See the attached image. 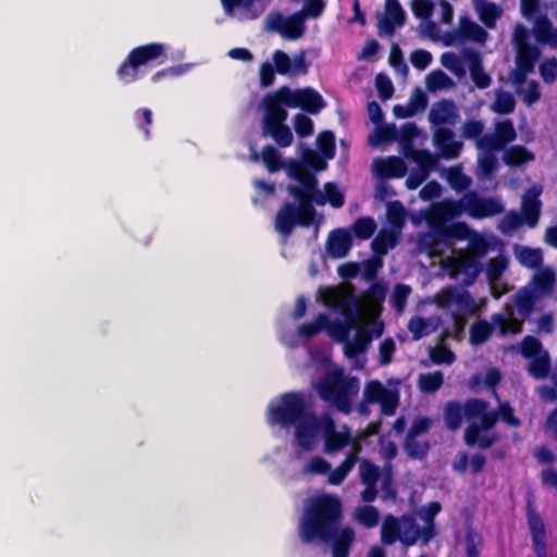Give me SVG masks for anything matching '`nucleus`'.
Segmentation results:
<instances>
[{"mask_svg":"<svg viewBox=\"0 0 557 557\" xmlns=\"http://www.w3.org/2000/svg\"><path fill=\"white\" fill-rule=\"evenodd\" d=\"M517 258L523 267L529 269H539L543 263V252L540 248L523 246L520 248Z\"/></svg>","mask_w":557,"mask_h":557,"instance_id":"a19ab883","label":"nucleus"},{"mask_svg":"<svg viewBox=\"0 0 557 557\" xmlns=\"http://www.w3.org/2000/svg\"><path fill=\"white\" fill-rule=\"evenodd\" d=\"M264 115L262 135L270 136L278 147L286 148L293 143V133L285 124L287 111L276 103L268 94L262 99Z\"/></svg>","mask_w":557,"mask_h":557,"instance_id":"39448f33","label":"nucleus"},{"mask_svg":"<svg viewBox=\"0 0 557 557\" xmlns=\"http://www.w3.org/2000/svg\"><path fill=\"white\" fill-rule=\"evenodd\" d=\"M387 389L380 381L372 380L364 386L363 400L368 404H377Z\"/></svg>","mask_w":557,"mask_h":557,"instance_id":"bf43d9fd","label":"nucleus"},{"mask_svg":"<svg viewBox=\"0 0 557 557\" xmlns=\"http://www.w3.org/2000/svg\"><path fill=\"white\" fill-rule=\"evenodd\" d=\"M549 370L550 360L547 351H544L542 355L532 358L528 366L530 375L537 380L545 379L549 374Z\"/></svg>","mask_w":557,"mask_h":557,"instance_id":"79ce46f5","label":"nucleus"},{"mask_svg":"<svg viewBox=\"0 0 557 557\" xmlns=\"http://www.w3.org/2000/svg\"><path fill=\"white\" fill-rule=\"evenodd\" d=\"M401 531H400V543L410 547L417 543L418 540H421L423 544H428L431 540H425L423 532V527L420 528L414 518L408 515H404L400 518Z\"/></svg>","mask_w":557,"mask_h":557,"instance_id":"b1692460","label":"nucleus"},{"mask_svg":"<svg viewBox=\"0 0 557 557\" xmlns=\"http://www.w3.org/2000/svg\"><path fill=\"white\" fill-rule=\"evenodd\" d=\"M425 85L429 91L434 92L454 85L451 78L442 70H435L425 77Z\"/></svg>","mask_w":557,"mask_h":557,"instance_id":"de8ad7c7","label":"nucleus"},{"mask_svg":"<svg viewBox=\"0 0 557 557\" xmlns=\"http://www.w3.org/2000/svg\"><path fill=\"white\" fill-rule=\"evenodd\" d=\"M541 58V49L535 46L516 48V65L534 71L535 63Z\"/></svg>","mask_w":557,"mask_h":557,"instance_id":"f704fd0d","label":"nucleus"},{"mask_svg":"<svg viewBox=\"0 0 557 557\" xmlns=\"http://www.w3.org/2000/svg\"><path fill=\"white\" fill-rule=\"evenodd\" d=\"M456 117L457 111L455 103L447 99L435 102L429 112V121L435 126L453 124Z\"/></svg>","mask_w":557,"mask_h":557,"instance_id":"5701e85b","label":"nucleus"},{"mask_svg":"<svg viewBox=\"0 0 557 557\" xmlns=\"http://www.w3.org/2000/svg\"><path fill=\"white\" fill-rule=\"evenodd\" d=\"M324 331L327 332L332 339L342 344H345L350 333L349 325L344 324L342 321H331L330 319Z\"/></svg>","mask_w":557,"mask_h":557,"instance_id":"680f3d73","label":"nucleus"},{"mask_svg":"<svg viewBox=\"0 0 557 557\" xmlns=\"http://www.w3.org/2000/svg\"><path fill=\"white\" fill-rule=\"evenodd\" d=\"M433 144L440 156L445 160L457 159L463 144L455 139V133L447 127H437L433 134Z\"/></svg>","mask_w":557,"mask_h":557,"instance_id":"ddd939ff","label":"nucleus"},{"mask_svg":"<svg viewBox=\"0 0 557 557\" xmlns=\"http://www.w3.org/2000/svg\"><path fill=\"white\" fill-rule=\"evenodd\" d=\"M525 319L519 320L515 317L507 318L504 313H495L492 315V321L498 325L499 333L502 336H505L509 333L518 334L523 330V321Z\"/></svg>","mask_w":557,"mask_h":557,"instance_id":"e433bc0d","label":"nucleus"},{"mask_svg":"<svg viewBox=\"0 0 557 557\" xmlns=\"http://www.w3.org/2000/svg\"><path fill=\"white\" fill-rule=\"evenodd\" d=\"M451 268L463 276L462 284L465 286L472 285L482 271V265L478 258L468 255L457 256L451 262Z\"/></svg>","mask_w":557,"mask_h":557,"instance_id":"412c9836","label":"nucleus"},{"mask_svg":"<svg viewBox=\"0 0 557 557\" xmlns=\"http://www.w3.org/2000/svg\"><path fill=\"white\" fill-rule=\"evenodd\" d=\"M329 159L324 158L323 154H321L318 151L308 149L302 158V163L310 170H313L315 172L324 171L327 166Z\"/></svg>","mask_w":557,"mask_h":557,"instance_id":"69168bd1","label":"nucleus"},{"mask_svg":"<svg viewBox=\"0 0 557 557\" xmlns=\"http://www.w3.org/2000/svg\"><path fill=\"white\" fill-rule=\"evenodd\" d=\"M398 140V129L394 124L379 126L374 134L370 137L372 145H380L382 143H391Z\"/></svg>","mask_w":557,"mask_h":557,"instance_id":"4d7b16f0","label":"nucleus"},{"mask_svg":"<svg viewBox=\"0 0 557 557\" xmlns=\"http://www.w3.org/2000/svg\"><path fill=\"white\" fill-rule=\"evenodd\" d=\"M288 174L301 184L300 189L305 190L304 199L314 201L319 206L325 203L323 194L318 190V180L304 163L294 161L288 169Z\"/></svg>","mask_w":557,"mask_h":557,"instance_id":"9b49d317","label":"nucleus"},{"mask_svg":"<svg viewBox=\"0 0 557 557\" xmlns=\"http://www.w3.org/2000/svg\"><path fill=\"white\" fill-rule=\"evenodd\" d=\"M376 230V223L373 218L362 216L352 224V231L358 239L367 240L373 236Z\"/></svg>","mask_w":557,"mask_h":557,"instance_id":"3c124183","label":"nucleus"},{"mask_svg":"<svg viewBox=\"0 0 557 557\" xmlns=\"http://www.w3.org/2000/svg\"><path fill=\"white\" fill-rule=\"evenodd\" d=\"M397 238L392 231H380L371 243V248L375 256L382 257L387 253L388 249L396 246Z\"/></svg>","mask_w":557,"mask_h":557,"instance_id":"4c0bfd02","label":"nucleus"},{"mask_svg":"<svg viewBox=\"0 0 557 557\" xmlns=\"http://www.w3.org/2000/svg\"><path fill=\"white\" fill-rule=\"evenodd\" d=\"M540 75L545 84H553L557 78V59L552 57L539 66Z\"/></svg>","mask_w":557,"mask_h":557,"instance_id":"774afa93","label":"nucleus"},{"mask_svg":"<svg viewBox=\"0 0 557 557\" xmlns=\"http://www.w3.org/2000/svg\"><path fill=\"white\" fill-rule=\"evenodd\" d=\"M407 158H412L418 164L421 173L429 175V173L435 169L437 164V158L425 149H411L410 152L405 151Z\"/></svg>","mask_w":557,"mask_h":557,"instance_id":"c9c22d12","label":"nucleus"},{"mask_svg":"<svg viewBox=\"0 0 557 557\" xmlns=\"http://www.w3.org/2000/svg\"><path fill=\"white\" fill-rule=\"evenodd\" d=\"M324 451L332 454L339 451L351 443V434L348 428L343 432L335 429L334 421L329 418L323 425Z\"/></svg>","mask_w":557,"mask_h":557,"instance_id":"f3484780","label":"nucleus"},{"mask_svg":"<svg viewBox=\"0 0 557 557\" xmlns=\"http://www.w3.org/2000/svg\"><path fill=\"white\" fill-rule=\"evenodd\" d=\"M262 160L269 172L274 173L281 170L282 160L278 151L271 145H267L261 151Z\"/></svg>","mask_w":557,"mask_h":557,"instance_id":"e2e57ef3","label":"nucleus"},{"mask_svg":"<svg viewBox=\"0 0 557 557\" xmlns=\"http://www.w3.org/2000/svg\"><path fill=\"white\" fill-rule=\"evenodd\" d=\"M471 234L470 227L462 222L453 223L450 225H445L443 223H440L437 225H434V233L433 234H425L421 238V244L428 248V249H434L437 244L438 239L441 240H447V239H458L463 240L469 238Z\"/></svg>","mask_w":557,"mask_h":557,"instance_id":"f8f14e48","label":"nucleus"},{"mask_svg":"<svg viewBox=\"0 0 557 557\" xmlns=\"http://www.w3.org/2000/svg\"><path fill=\"white\" fill-rule=\"evenodd\" d=\"M475 9L480 21L488 28L494 27L502 15V10L494 2L481 3Z\"/></svg>","mask_w":557,"mask_h":557,"instance_id":"c03bdc74","label":"nucleus"},{"mask_svg":"<svg viewBox=\"0 0 557 557\" xmlns=\"http://www.w3.org/2000/svg\"><path fill=\"white\" fill-rule=\"evenodd\" d=\"M305 18L295 12L286 18L277 16L272 23V28L276 29L284 38L288 40L299 39L306 32Z\"/></svg>","mask_w":557,"mask_h":557,"instance_id":"6ab92c4d","label":"nucleus"},{"mask_svg":"<svg viewBox=\"0 0 557 557\" xmlns=\"http://www.w3.org/2000/svg\"><path fill=\"white\" fill-rule=\"evenodd\" d=\"M168 46L162 42H149L133 48L125 60L116 69V77L124 85L139 78L141 66L163 64L168 60Z\"/></svg>","mask_w":557,"mask_h":557,"instance_id":"7ed1b4c3","label":"nucleus"},{"mask_svg":"<svg viewBox=\"0 0 557 557\" xmlns=\"http://www.w3.org/2000/svg\"><path fill=\"white\" fill-rule=\"evenodd\" d=\"M494 134L505 148L509 143L513 141L517 133L511 120H505L495 124Z\"/></svg>","mask_w":557,"mask_h":557,"instance_id":"6e6d98bb","label":"nucleus"},{"mask_svg":"<svg viewBox=\"0 0 557 557\" xmlns=\"http://www.w3.org/2000/svg\"><path fill=\"white\" fill-rule=\"evenodd\" d=\"M503 160L510 168L521 166L534 160V154L524 146L515 145L505 150Z\"/></svg>","mask_w":557,"mask_h":557,"instance_id":"c756f323","label":"nucleus"},{"mask_svg":"<svg viewBox=\"0 0 557 557\" xmlns=\"http://www.w3.org/2000/svg\"><path fill=\"white\" fill-rule=\"evenodd\" d=\"M539 194L540 191H536L532 196L524 197L522 202V216L529 227H535L541 215L542 202Z\"/></svg>","mask_w":557,"mask_h":557,"instance_id":"2f4dec72","label":"nucleus"},{"mask_svg":"<svg viewBox=\"0 0 557 557\" xmlns=\"http://www.w3.org/2000/svg\"><path fill=\"white\" fill-rule=\"evenodd\" d=\"M400 519L393 515H387L381 527V542L384 545H393L397 541L400 542L401 524Z\"/></svg>","mask_w":557,"mask_h":557,"instance_id":"7c9ffc66","label":"nucleus"},{"mask_svg":"<svg viewBox=\"0 0 557 557\" xmlns=\"http://www.w3.org/2000/svg\"><path fill=\"white\" fill-rule=\"evenodd\" d=\"M444 384V375L441 371L421 373L418 377V387L421 392L433 394Z\"/></svg>","mask_w":557,"mask_h":557,"instance_id":"58836bf2","label":"nucleus"},{"mask_svg":"<svg viewBox=\"0 0 557 557\" xmlns=\"http://www.w3.org/2000/svg\"><path fill=\"white\" fill-rule=\"evenodd\" d=\"M375 173L382 178H401L407 173V166L399 157H388L387 159H376L374 161Z\"/></svg>","mask_w":557,"mask_h":557,"instance_id":"4be33fe9","label":"nucleus"},{"mask_svg":"<svg viewBox=\"0 0 557 557\" xmlns=\"http://www.w3.org/2000/svg\"><path fill=\"white\" fill-rule=\"evenodd\" d=\"M507 267L508 259L503 255L491 259L485 271L487 281L490 283L497 282L506 271Z\"/></svg>","mask_w":557,"mask_h":557,"instance_id":"5fc2aeb1","label":"nucleus"},{"mask_svg":"<svg viewBox=\"0 0 557 557\" xmlns=\"http://www.w3.org/2000/svg\"><path fill=\"white\" fill-rule=\"evenodd\" d=\"M465 417L463 407L460 403L451 400L446 403L444 407V420L448 430L455 432L461 424Z\"/></svg>","mask_w":557,"mask_h":557,"instance_id":"72a5a7b5","label":"nucleus"},{"mask_svg":"<svg viewBox=\"0 0 557 557\" xmlns=\"http://www.w3.org/2000/svg\"><path fill=\"white\" fill-rule=\"evenodd\" d=\"M487 401L481 398H469L463 407L465 417L469 420L480 418L487 410Z\"/></svg>","mask_w":557,"mask_h":557,"instance_id":"0e129e2a","label":"nucleus"},{"mask_svg":"<svg viewBox=\"0 0 557 557\" xmlns=\"http://www.w3.org/2000/svg\"><path fill=\"white\" fill-rule=\"evenodd\" d=\"M372 339V334L364 330L358 329L355 333L354 339L350 341L349 337L344 344V354L348 358H356L358 355L364 352Z\"/></svg>","mask_w":557,"mask_h":557,"instance_id":"bb28decb","label":"nucleus"},{"mask_svg":"<svg viewBox=\"0 0 557 557\" xmlns=\"http://www.w3.org/2000/svg\"><path fill=\"white\" fill-rule=\"evenodd\" d=\"M355 540V532L350 527L341 525L332 532V535L322 543L331 544L332 557H348L350 547Z\"/></svg>","mask_w":557,"mask_h":557,"instance_id":"aec40b11","label":"nucleus"},{"mask_svg":"<svg viewBox=\"0 0 557 557\" xmlns=\"http://www.w3.org/2000/svg\"><path fill=\"white\" fill-rule=\"evenodd\" d=\"M404 450L409 458L422 460L428 456L430 444L428 441L419 442L417 437H405Z\"/></svg>","mask_w":557,"mask_h":557,"instance_id":"a18cd8bd","label":"nucleus"},{"mask_svg":"<svg viewBox=\"0 0 557 557\" xmlns=\"http://www.w3.org/2000/svg\"><path fill=\"white\" fill-rule=\"evenodd\" d=\"M307 406L300 393L287 392L281 395L277 404L268 407V422L272 425L290 426L304 418Z\"/></svg>","mask_w":557,"mask_h":557,"instance_id":"0eeeda50","label":"nucleus"},{"mask_svg":"<svg viewBox=\"0 0 557 557\" xmlns=\"http://www.w3.org/2000/svg\"><path fill=\"white\" fill-rule=\"evenodd\" d=\"M411 294V287L406 284H397L391 295V305L398 312L401 313L406 307L407 299Z\"/></svg>","mask_w":557,"mask_h":557,"instance_id":"13d9d810","label":"nucleus"},{"mask_svg":"<svg viewBox=\"0 0 557 557\" xmlns=\"http://www.w3.org/2000/svg\"><path fill=\"white\" fill-rule=\"evenodd\" d=\"M498 438L499 436L496 433L491 435L482 434V430H479L478 423H471L465 431V443L470 447L478 446L480 449H487L492 447Z\"/></svg>","mask_w":557,"mask_h":557,"instance_id":"393cba45","label":"nucleus"},{"mask_svg":"<svg viewBox=\"0 0 557 557\" xmlns=\"http://www.w3.org/2000/svg\"><path fill=\"white\" fill-rule=\"evenodd\" d=\"M406 209L399 200H394L387 203L386 218L391 225L400 228L406 221Z\"/></svg>","mask_w":557,"mask_h":557,"instance_id":"864d4df0","label":"nucleus"},{"mask_svg":"<svg viewBox=\"0 0 557 557\" xmlns=\"http://www.w3.org/2000/svg\"><path fill=\"white\" fill-rule=\"evenodd\" d=\"M295 437L299 446L304 449H311L313 440L321 429L319 419L312 413H305L304 418L296 424Z\"/></svg>","mask_w":557,"mask_h":557,"instance_id":"2eb2a0df","label":"nucleus"},{"mask_svg":"<svg viewBox=\"0 0 557 557\" xmlns=\"http://www.w3.org/2000/svg\"><path fill=\"white\" fill-rule=\"evenodd\" d=\"M287 190L298 200V206L285 202L276 213L275 230L284 236H289L296 225L310 226L315 218V209L312 202L302 198L305 190L300 186L288 185Z\"/></svg>","mask_w":557,"mask_h":557,"instance_id":"20e7f679","label":"nucleus"},{"mask_svg":"<svg viewBox=\"0 0 557 557\" xmlns=\"http://www.w3.org/2000/svg\"><path fill=\"white\" fill-rule=\"evenodd\" d=\"M466 212L465 195L458 199H444L434 207V214L441 220H451Z\"/></svg>","mask_w":557,"mask_h":557,"instance_id":"a878e982","label":"nucleus"},{"mask_svg":"<svg viewBox=\"0 0 557 557\" xmlns=\"http://www.w3.org/2000/svg\"><path fill=\"white\" fill-rule=\"evenodd\" d=\"M351 246V234L344 228H337L329 234L325 250L331 258L341 259L347 256Z\"/></svg>","mask_w":557,"mask_h":557,"instance_id":"a211bd4d","label":"nucleus"},{"mask_svg":"<svg viewBox=\"0 0 557 557\" xmlns=\"http://www.w3.org/2000/svg\"><path fill=\"white\" fill-rule=\"evenodd\" d=\"M268 95L283 108H300L309 114H318L326 106L322 96L310 87L292 90L288 86H282Z\"/></svg>","mask_w":557,"mask_h":557,"instance_id":"423d86ee","label":"nucleus"},{"mask_svg":"<svg viewBox=\"0 0 557 557\" xmlns=\"http://www.w3.org/2000/svg\"><path fill=\"white\" fill-rule=\"evenodd\" d=\"M461 55L468 64L470 77L474 85L479 89L487 88L491 85L492 79L491 76L483 70L482 57L480 52L471 48H465L461 51Z\"/></svg>","mask_w":557,"mask_h":557,"instance_id":"dca6fc26","label":"nucleus"},{"mask_svg":"<svg viewBox=\"0 0 557 557\" xmlns=\"http://www.w3.org/2000/svg\"><path fill=\"white\" fill-rule=\"evenodd\" d=\"M516 107L515 97L505 90H498L495 95V101L492 104V110L497 114H509L513 112Z\"/></svg>","mask_w":557,"mask_h":557,"instance_id":"09e8293b","label":"nucleus"},{"mask_svg":"<svg viewBox=\"0 0 557 557\" xmlns=\"http://www.w3.org/2000/svg\"><path fill=\"white\" fill-rule=\"evenodd\" d=\"M442 510V505L438 502H431L422 508L421 518L424 521L423 534L425 540H432L436 536L435 517Z\"/></svg>","mask_w":557,"mask_h":557,"instance_id":"473e14b6","label":"nucleus"},{"mask_svg":"<svg viewBox=\"0 0 557 557\" xmlns=\"http://www.w3.org/2000/svg\"><path fill=\"white\" fill-rule=\"evenodd\" d=\"M520 352L524 358L532 359L544 351L540 339L532 335H527L520 344Z\"/></svg>","mask_w":557,"mask_h":557,"instance_id":"052dcab7","label":"nucleus"},{"mask_svg":"<svg viewBox=\"0 0 557 557\" xmlns=\"http://www.w3.org/2000/svg\"><path fill=\"white\" fill-rule=\"evenodd\" d=\"M525 516L531 534L532 548L535 556L548 557L545 523L536 511L534 499L531 494L527 497Z\"/></svg>","mask_w":557,"mask_h":557,"instance_id":"1a4fd4ad","label":"nucleus"},{"mask_svg":"<svg viewBox=\"0 0 557 557\" xmlns=\"http://www.w3.org/2000/svg\"><path fill=\"white\" fill-rule=\"evenodd\" d=\"M494 326L486 320H478L470 327V343L473 346L484 344L493 334Z\"/></svg>","mask_w":557,"mask_h":557,"instance_id":"ea45409f","label":"nucleus"},{"mask_svg":"<svg viewBox=\"0 0 557 557\" xmlns=\"http://www.w3.org/2000/svg\"><path fill=\"white\" fill-rule=\"evenodd\" d=\"M465 62L463 57L460 58L454 52H444L441 55L442 65L459 78L466 75Z\"/></svg>","mask_w":557,"mask_h":557,"instance_id":"49530a36","label":"nucleus"},{"mask_svg":"<svg viewBox=\"0 0 557 557\" xmlns=\"http://www.w3.org/2000/svg\"><path fill=\"white\" fill-rule=\"evenodd\" d=\"M521 14L524 18L533 22V35L537 42L548 45L557 49V27L554 28L546 15H537L541 0H520Z\"/></svg>","mask_w":557,"mask_h":557,"instance_id":"6e6552de","label":"nucleus"},{"mask_svg":"<svg viewBox=\"0 0 557 557\" xmlns=\"http://www.w3.org/2000/svg\"><path fill=\"white\" fill-rule=\"evenodd\" d=\"M329 323V315L326 313H320L313 322L302 323L298 327V335L304 338H312L320 332L325 330Z\"/></svg>","mask_w":557,"mask_h":557,"instance_id":"37998d69","label":"nucleus"},{"mask_svg":"<svg viewBox=\"0 0 557 557\" xmlns=\"http://www.w3.org/2000/svg\"><path fill=\"white\" fill-rule=\"evenodd\" d=\"M343 505L341 499L323 493L305 502L304 512L298 522V535L302 543L326 541L341 525Z\"/></svg>","mask_w":557,"mask_h":557,"instance_id":"f257e3e1","label":"nucleus"},{"mask_svg":"<svg viewBox=\"0 0 557 557\" xmlns=\"http://www.w3.org/2000/svg\"><path fill=\"white\" fill-rule=\"evenodd\" d=\"M556 283V276L550 268H542L535 272L532 277V285L534 290L540 297L549 294Z\"/></svg>","mask_w":557,"mask_h":557,"instance_id":"c85d7f7f","label":"nucleus"},{"mask_svg":"<svg viewBox=\"0 0 557 557\" xmlns=\"http://www.w3.org/2000/svg\"><path fill=\"white\" fill-rule=\"evenodd\" d=\"M454 305L456 306V310L453 311L455 313L471 317L476 312L474 299L472 298L471 294L466 289L459 290Z\"/></svg>","mask_w":557,"mask_h":557,"instance_id":"603ef678","label":"nucleus"},{"mask_svg":"<svg viewBox=\"0 0 557 557\" xmlns=\"http://www.w3.org/2000/svg\"><path fill=\"white\" fill-rule=\"evenodd\" d=\"M319 152L326 159H333L336 152L335 135L332 131H323L317 137Z\"/></svg>","mask_w":557,"mask_h":557,"instance_id":"8fccbe9b","label":"nucleus"},{"mask_svg":"<svg viewBox=\"0 0 557 557\" xmlns=\"http://www.w3.org/2000/svg\"><path fill=\"white\" fill-rule=\"evenodd\" d=\"M466 213L476 220L492 218L504 212L503 202L493 197H481L476 191H467L465 194Z\"/></svg>","mask_w":557,"mask_h":557,"instance_id":"9d476101","label":"nucleus"},{"mask_svg":"<svg viewBox=\"0 0 557 557\" xmlns=\"http://www.w3.org/2000/svg\"><path fill=\"white\" fill-rule=\"evenodd\" d=\"M315 389L321 399L348 414L352 409L351 397L359 391V381L355 376L344 375L341 370L330 371L318 381Z\"/></svg>","mask_w":557,"mask_h":557,"instance_id":"f03ea898","label":"nucleus"},{"mask_svg":"<svg viewBox=\"0 0 557 557\" xmlns=\"http://www.w3.org/2000/svg\"><path fill=\"white\" fill-rule=\"evenodd\" d=\"M540 296L532 289L523 287L518 290L515 297V306L522 319H529L533 313L536 300Z\"/></svg>","mask_w":557,"mask_h":557,"instance_id":"cd10ccee","label":"nucleus"},{"mask_svg":"<svg viewBox=\"0 0 557 557\" xmlns=\"http://www.w3.org/2000/svg\"><path fill=\"white\" fill-rule=\"evenodd\" d=\"M406 14L398 0H385V14L377 20L380 34L392 36L405 23Z\"/></svg>","mask_w":557,"mask_h":557,"instance_id":"4468645a","label":"nucleus"},{"mask_svg":"<svg viewBox=\"0 0 557 557\" xmlns=\"http://www.w3.org/2000/svg\"><path fill=\"white\" fill-rule=\"evenodd\" d=\"M380 475H381V471H380V468L369 461V460H363L360 465V478H361V482L363 484H377V481L380 479Z\"/></svg>","mask_w":557,"mask_h":557,"instance_id":"338daca9","label":"nucleus"}]
</instances>
